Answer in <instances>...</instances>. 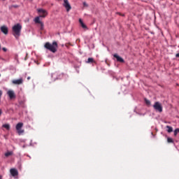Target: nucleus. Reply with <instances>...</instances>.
Here are the masks:
<instances>
[{
    "instance_id": "obj_1",
    "label": "nucleus",
    "mask_w": 179,
    "mask_h": 179,
    "mask_svg": "<svg viewBox=\"0 0 179 179\" xmlns=\"http://www.w3.org/2000/svg\"><path fill=\"white\" fill-rule=\"evenodd\" d=\"M38 12L40 15L39 17H35L34 22L36 24H40V30H44V23L40 20V17H45L48 15V13L43 8L38 9Z\"/></svg>"
},
{
    "instance_id": "obj_2",
    "label": "nucleus",
    "mask_w": 179,
    "mask_h": 179,
    "mask_svg": "<svg viewBox=\"0 0 179 179\" xmlns=\"http://www.w3.org/2000/svg\"><path fill=\"white\" fill-rule=\"evenodd\" d=\"M20 33H22V25L20 24H16L12 27V34L17 40L20 37Z\"/></svg>"
},
{
    "instance_id": "obj_3",
    "label": "nucleus",
    "mask_w": 179,
    "mask_h": 179,
    "mask_svg": "<svg viewBox=\"0 0 179 179\" xmlns=\"http://www.w3.org/2000/svg\"><path fill=\"white\" fill-rule=\"evenodd\" d=\"M45 48L51 51V52H57V49L58 48V43L56 41L52 42V44L47 42L44 45Z\"/></svg>"
},
{
    "instance_id": "obj_4",
    "label": "nucleus",
    "mask_w": 179,
    "mask_h": 179,
    "mask_svg": "<svg viewBox=\"0 0 179 179\" xmlns=\"http://www.w3.org/2000/svg\"><path fill=\"white\" fill-rule=\"evenodd\" d=\"M153 108L155 110V111H158V113H163V106L159 101H157L154 103Z\"/></svg>"
},
{
    "instance_id": "obj_5",
    "label": "nucleus",
    "mask_w": 179,
    "mask_h": 179,
    "mask_svg": "<svg viewBox=\"0 0 179 179\" xmlns=\"http://www.w3.org/2000/svg\"><path fill=\"white\" fill-rule=\"evenodd\" d=\"M22 128H23V123L19 122L18 124H16L15 129L17 130L18 135H22V134L24 133V130L22 129Z\"/></svg>"
},
{
    "instance_id": "obj_6",
    "label": "nucleus",
    "mask_w": 179,
    "mask_h": 179,
    "mask_svg": "<svg viewBox=\"0 0 179 179\" xmlns=\"http://www.w3.org/2000/svg\"><path fill=\"white\" fill-rule=\"evenodd\" d=\"M63 6L66 8V12H69V10L72 9V7L68 0H64Z\"/></svg>"
},
{
    "instance_id": "obj_7",
    "label": "nucleus",
    "mask_w": 179,
    "mask_h": 179,
    "mask_svg": "<svg viewBox=\"0 0 179 179\" xmlns=\"http://www.w3.org/2000/svg\"><path fill=\"white\" fill-rule=\"evenodd\" d=\"M7 94L10 97V100L16 99V94H15V92H13V90H8Z\"/></svg>"
},
{
    "instance_id": "obj_8",
    "label": "nucleus",
    "mask_w": 179,
    "mask_h": 179,
    "mask_svg": "<svg viewBox=\"0 0 179 179\" xmlns=\"http://www.w3.org/2000/svg\"><path fill=\"white\" fill-rule=\"evenodd\" d=\"M0 30L2 33H3V34H8L9 30L8 29V27L3 25L1 27Z\"/></svg>"
},
{
    "instance_id": "obj_9",
    "label": "nucleus",
    "mask_w": 179,
    "mask_h": 179,
    "mask_svg": "<svg viewBox=\"0 0 179 179\" xmlns=\"http://www.w3.org/2000/svg\"><path fill=\"white\" fill-rule=\"evenodd\" d=\"M10 173L13 177H16V176H19V172L16 169H11L10 170Z\"/></svg>"
},
{
    "instance_id": "obj_10",
    "label": "nucleus",
    "mask_w": 179,
    "mask_h": 179,
    "mask_svg": "<svg viewBox=\"0 0 179 179\" xmlns=\"http://www.w3.org/2000/svg\"><path fill=\"white\" fill-rule=\"evenodd\" d=\"M12 83L13 85H22L23 83V79L22 78H20L18 80H13L12 81Z\"/></svg>"
},
{
    "instance_id": "obj_11",
    "label": "nucleus",
    "mask_w": 179,
    "mask_h": 179,
    "mask_svg": "<svg viewBox=\"0 0 179 179\" xmlns=\"http://www.w3.org/2000/svg\"><path fill=\"white\" fill-rule=\"evenodd\" d=\"M114 58H116L117 62H124V59L122 57L118 56V55L115 54L113 55Z\"/></svg>"
},
{
    "instance_id": "obj_12",
    "label": "nucleus",
    "mask_w": 179,
    "mask_h": 179,
    "mask_svg": "<svg viewBox=\"0 0 179 179\" xmlns=\"http://www.w3.org/2000/svg\"><path fill=\"white\" fill-rule=\"evenodd\" d=\"M87 64H96V61L92 57H89L87 61L86 62Z\"/></svg>"
},
{
    "instance_id": "obj_13",
    "label": "nucleus",
    "mask_w": 179,
    "mask_h": 179,
    "mask_svg": "<svg viewBox=\"0 0 179 179\" xmlns=\"http://www.w3.org/2000/svg\"><path fill=\"white\" fill-rule=\"evenodd\" d=\"M79 23L80 26L83 27V29H87V27L86 26V24H85V23H83L82 19H79Z\"/></svg>"
},
{
    "instance_id": "obj_14",
    "label": "nucleus",
    "mask_w": 179,
    "mask_h": 179,
    "mask_svg": "<svg viewBox=\"0 0 179 179\" xmlns=\"http://www.w3.org/2000/svg\"><path fill=\"white\" fill-rule=\"evenodd\" d=\"M12 155H13V151H9L5 153L6 157H9V156H12Z\"/></svg>"
},
{
    "instance_id": "obj_15",
    "label": "nucleus",
    "mask_w": 179,
    "mask_h": 179,
    "mask_svg": "<svg viewBox=\"0 0 179 179\" xmlns=\"http://www.w3.org/2000/svg\"><path fill=\"white\" fill-rule=\"evenodd\" d=\"M3 128H6V129L9 131V129H10V125H9L8 124H3Z\"/></svg>"
},
{
    "instance_id": "obj_16",
    "label": "nucleus",
    "mask_w": 179,
    "mask_h": 179,
    "mask_svg": "<svg viewBox=\"0 0 179 179\" xmlns=\"http://www.w3.org/2000/svg\"><path fill=\"white\" fill-rule=\"evenodd\" d=\"M166 128L168 129L167 132H169V134L173 132V127L170 126H166Z\"/></svg>"
},
{
    "instance_id": "obj_17",
    "label": "nucleus",
    "mask_w": 179,
    "mask_h": 179,
    "mask_svg": "<svg viewBox=\"0 0 179 179\" xmlns=\"http://www.w3.org/2000/svg\"><path fill=\"white\" fill-rule=\"evenodd\" d=\"M144 100H145L146 106H150L151 103L148 99L145 98Z\"/></svg>"
},
{
    "instance_id": "obj_18",
    "label": "nucleus",
    "mask_w": 179,
    "mask_h": 179,
    "mask_svg": "<svg viewBox=\"0 0 179 179\" xmlns=\"http://www.w3.org/2000/svg\"><path fill=\"white\" fill-rule=\"evenodd\" d=\"M167 142H168V143H174V141H173V138H168Z\"/></svg>"
},
{
    "instance_id": "obj_19",
    "label": "nucleus",
    "mask_w": 179,
    "mask_h": 179,
    "mask_svg": "<svg viewBox=\"0 0 179 179\" xmlns=\"http://www.w3.org/2000/svg\"><path fill=\"white\" fill-rule=\"evenodd\" d=\"M179 134V129H176L174 131V136H177V134Z\"/></svg>"
},
{
    "instance_id": "obj_20",
    "label": "nucleus",
    "mask_w": 179,
    "mask_h": 179,
    "mask_svg": "<svg viewBox=\"0 0 179 179\" xmlns=\"http://www.w3.org/2000/svg\"><path fill=\"white\" fill-rule=\"evenodd\" d=\"M11 8H19V6H17V5H13V6H11Z\"/></svg>"
},
{
    "instance_id": "obj_21",
    "label": "nucleus",
    "mask_w": 179,
    "mask_h": 179,
    "mask_svg": "<svg viewBox=\"0 0 179 179\" xmlns=\"http://www.w3.org/2000/svg\"><path fill=\"white\" fill-rule=\"evenodd\" d=\"M3 51H4V52H6V51H8V50L6 49V48H3Z\"/></svg>"
},
{
    "instance_id": "obj_22",
    "label": "nucleus",
    "mask_w": 179,
    "mask_h": 179,
    "mask_svg": "<svg viewBox=\"0 0 179 179\" xmlns=\"http://www.w3.org/2000/svg\"><path fill=\"white\" fill-rule=\"evenodd\" d=\"M83 6H87V3H86V2H84V3H83Z\"/></svg>"
},
{
    "instance_id": "obj_23",
    "label": "nucleus",
    "mask_w": 179,
    "mask_h": 179,
    "mask_svg": "<svg viewBox=\"0 0 179 179\" xmlns=\"http://www.w3.org/2000/svg\"><path fill=\"white\" fill-rule=\"evenodd\" d=\"M176 58H179V53H177V54L176 55Z\"/></svg>"
},
{
    "instance_id": "obj_24",
    "label": "nucleus",
    "mask_w": 179,
    "mask_h": 179,
    "mask_svg": "<svg viewBox=\"0 0 179 179\" xmlns=\"http://www.w3.org/2000/svg\"><path fill=\"white\" fill-rule=\"evenodd\" d=\"M31 78L30 77H27V80H30Z\"/></svg>"
},
{
    "instance_id": "obj_25",
    "label": "nucleus",
    "mask_w": 179,
    "mask_h": 179,
    "mask_svg": "<svg viewBox=\"0 0 179 179\" xmlns=\"http://www.w3.org/2000/svg\"><path fill=\"white\" fill-rule=\"evenodd\" d=\"M0 179H2V175H0Z\"/></svg>"
},
{
    "instance_id": "obj_26",
    "label": "nucleus",
    "mask_w": 179,
    "mask_h": 179,
    "mask_svg": "<svg viewBox=\"0 0 179 179\" xmlns=\"http://www.w3.org/2000/svg\"><path fill=\"white\" fill-rule=\"evenodd\" d=\"M29 1H33V0H29Z\"/></svg>"
},
{
    "instance_id": "obj_27",
    "label": "nucleus",
    "mask_w": 179,
    "mask_h": 179,
    "mask_svg": "<svg viewBox=\"0 0 179 179\" xmlns=\"http://www.w3.org/2000/svg\"><path fill=\"white\" fill-rule=\"evenodd\" d=\"M0 76H1V74H0Z\"/></svg>"
}]
</instances>
